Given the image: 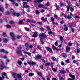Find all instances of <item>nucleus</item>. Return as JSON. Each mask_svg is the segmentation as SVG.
<instances>
[{
	"label": "nucleus",
	"instance_id": "nucleus-1",
	"mask_svg": "<svg viewBox=\"0 0 80 80\" xmlns=\"http://www.w3.org/2000/svg\"><path fill=\"white\" fill-rule=\"evenodd\" d=\"M39 38H40L41 44V45H44L45 43H44V42H43V38H47L46 35L43 33H42L39 34Z\"/></svg>",
	"mask_w": 80,
	"mask_h": 80
},
{
	"label": "nucleus",
	"instance_id": "nucleus-2",
	"mask_svg": "<svg viewBox=\"0 0 80 80\" xmlns=\"http://www.w3.org/2000/svg\"><path fill=\"white\" fill-rule=\"evenodd\" d=\"M7 75V73L4 72L2 73L1 77H0V80H3V79H5V77Z\"/></svg>",
	"mask_w": 80,
	"mask_h": 80
},
{
	"label": "nucleus",
	"instance_id": "nucleus-3",
	"mask_svg": "<svg viewBox=\"0 0 80 80\" xmlns=\"http://www.w3.org/2000/svg\"><path fill=\"white\" fill-rule=\"evenodd\" d=\"M12 74L13 77L15 78V77H18V78L19 79L20 78V74H17L15 72H12Z\"/></svg>",
	"mask_w": 80,
	"mask_h": 80
},
{
	"label": "nucleus",
	"instance_id": "nucleus-4",
	"mask_svg": "<svg viewBox=\"0 0 80 80\" xmlns=\"http://www.w3.org/2000/svg\"><path fill=\"white\" fill-rule=\"evenodd\" d=\"M69 76L71 78H72L73 79L69 78L68 79V80H75V75H72L70 74H69Z\"/></svg>",
	"mask_w": 80,
	"mask_h": 80
},
{
	"label": "nucleus",
	"instance_id": "nucleus-5",
	"mask_svg": "<svg viewBox=\"0 0 80 80\" xmlns=\"http://www.w3.org/2000/svg\"><path fill=\"white\" fill-rule=\"evenodd\" d=\"M10 35L11 37H12L11 38L13 41H14V40H15V35H14V34L13 33H11Z\"/></svg>",
	"mask_w": 80,
	"mask_h": 80
},
{
	"label": "nucleus",
	"instance_id": "nucleus-6",
	"mask_svg": "<svg viewBox=\"0 0 80 80\" xmlns=\"http://www.w3.org/2000/svg\"><path fill=\"white\" fill-rule=\"evenodd\" d=\"M45 48L46 49H47L48 50L50 53H52V49L49 47L47 46L46 47H45Z\"/></svg>",
	"mask_w": 80,
	"mask_h": 80
},
{
	"label": "nucleus",
	"instance_id": "nucleus-7",
	"mask_svg": "<svg viewBox=\"0 0 80 80\" xmlns=\"http://www.w3.org/2000/svg\"><path fill=\"white\" fill-rule=\"evenodd\" d=\"M23 4L24 5V8H27L28 7H30V6L29 5H27V6H25V5H27V2H23Z\"/></svg>",
	"mask_w": 80,
	"mask_h": 80
},
{
	"label": "nucleus",
	"instance_id": "nucleus-8",
	"mask_svg": "<svg viewBox=\"0 0 80 80\" xmlns=\"http://www.w3.org/2000/svg\"><path fill=\"white\" fill-rule=\"evenodd\" d=\"M16 52L18 53V55H20V48H18L16 50Z\"/></svg>",
	"mask_w": 80,
	"mask_h": 80
},
{
	"label": "nucleus",
	"instance_id": "nucleus-9",
	"mask_svg": "<svg viewBox=\"0 0 80 80\" xmlns=\"http://www.w3.org/2000/svg\"><path fill=\"white\" fill-rule=\"evenodd\" d=\"M37 73L38 75H39V76H41V77H42L43 76V74H42V73H41V72H40V71H37L36 72Z\"/></svg>",
	"mask_w": 80,
	"mask_h": 80
},
{
	"label": "nucleus",
	"instance_id": "nucleus-10",
	"mask_svg": "<svg viewBox=\"0 0 80 80\" xmlns=\"http://www.w3.org/2000/svg\"><path fill=\"white\" fill-rule=\"evenodd\" d=\"M41 20L43 21V22H46L47 21V18H45L42 17L41 18Z\"/></svg>",
	"mask_w": 80,
	"mask_h": 80
},
{
	"label": "nucleus",
	"instance_id": "nucleus-11",
	"mask_svg": "<svg viewBox=\"0 0 80 80\" xmlns=\"http://www.w3.org/2000/svg\"><path fill=\"white\" fill-rule=\"evenodd\" d=\"M61 55L63 57H64V58H66L67 57V54L65 52L62 53L61 54Z\"/></svg>",
	"mask_w": 80,
	"mask_h": 80
},
{
	"label": "nucleus",
	"instance_id": "nucleus-12",
	"mask_svg": "<svg viewBox=\"0 0 80 80\" xmlns=\"http://www.w3.org/2000/svg\"><path fill=\"white\" fill-rule=\"evenodd\" d=\"M28 45H29L27 43H26L25 44V46L26 47L25 48H26V50H28V49H29Z\"/></svg>",
	"mask_w": 80,
	"mask_h": 80
},
{
	"label": "nucleus",
	"instance_id": "nucleus-13",
	"mask_svg": "<svg viewBox=\"0 0 80 80\" xmlns=\"http://www.w3.org/2000/svg\"><path fill=\"white\" fill-rule=\"evenodd\" d=\"M10 12L12 13L13 15L14 16H15V11L12 9H10Z\"/></svg>",
	"mask_w": 80,
	"mask_h": 80
},
{
	"label": "nucleus",
	"instance_id": "nucleus-14",
	"mask_svg": "<svg viewBox=\"0 0 80 80\" xmlns=\"http://www.w3.org/2000/svg\"><path fill=\"white\" fill-rule=\"evenodd\" d=\"M32 37H38V34H37V32H34Z\"/></svg>",
	"mask_w": 80,
	"mask_h": 80
},
{
	"label": "nucleus",
	"instance_id": "nucleus-15",
	"mask_svg": "<svg viewBox=\"0 0 80 80\" xmlns=\"http://www.w3.org/2000/svg\"><path fill=\"white\" fill-rule=\"evenodd\" d=\"M6 27L7 28H8V29H11V28H12V26L10 25H6Z\"/></svg>",
	"mask_w": 80,
	"mask_h": 80
},
{
	"label": "nucleus",
	"instance_id": "nucleus-16",
	"mask_svg": "<svg viewBox=\"0 0 80 80\" xmlns=\"http://www.w3.org/2000/svg\"><path fill=\"white\" fill-rule=\"evenodd\" d=\"M8 42V40L7 39L4 38L3 39V43H7Z\"/></svg>",
	"mask_w": 80,
	"mask_h": 80
},
{
	"label": "nucleus",
	"instance_id": "nucleus-17",
	"mask_svg": "<svg viewBox=\"0 0 80 80\" xmlns=\"http://www.w3.org/2000/svg\"><path fill=\"white\" fill-rule=\"evenodd\" d=\"M55 5L56 8V9L54 10H60V9L58 8L59 7L58 6V5H57L56 3H55Z\"/></svg>",
	"mask_w": 80,
	"mask_h": 80
},
{
	"label": "nucleus",
	"instance_id": "nucleus-18",
	"mask_svg": "<svg viewBox=\"0 0 80 80\" xmlns=\"http://www.w3.org/2000/svg\"><path fill=\"white\" fill-rule=\"evenodd\" d=\"M60 72L61 73H62V74H63V73H66V72H65V70H61L60 71Z\"/></svg>",
	"mask_w": 80,
	"mask_h": 80
},
{
	"label": "nucleus",
	"instance_id": "nucleus-19",
	"mask_svg": "<svg viewBox=\"0 0 80 80\" xmlns=\"http://www.w3.org/2000/svg\"><path fill=\"white\" fill-rule=\"evenodd\" d=\"M51 58L52 61H55L56 60V58L53 56H52L51 57Z\"/></svg>",
	"mask_w": 80,
	"mask_h": 80
},
{
	"label": "nucleus",
	"instance_id": "nucleus-20",
	"mask_svg": "<svg viewBox=\"0 0 80 80\" xmlns=\"http://www.w3.org/2000/svg\"><path fill=\"white\" fill-rule=\"evenodd\" d=\"M43 7H44V5L42 4L41 3H40L38 5V7H39V8H43Z\"/></svg>",
	"mask_w": 80,
	"mask_h": 80
},
{
	"label": "nucleus",
	"instance_id": "nucleus-21",
	"mask_svg": "<svg viewBox=\"0 0 80 80\" xmlns=\"http://www.w3.org/2000/svg\"><path fill=\"white\" fill-rule=\"evenodd\" d=\"M68 25V27L70 28H72V27H73V24L72 23H69Z\"/></svg>",
	"mask_w": 80,
	"mask_h": 80
},
{
	"label": "nucleus",
	"instance_id": "nucleus-22",
	"mask_svg": "<svg viewBox=\"0 0 80 80\" xmlns=\"http://www.w3.org/2000/svg\"><path fill=\"white\" fill-rule=\"evenodd\" d=\"M34 2L35 3H37V2H42V0H35Z\"/></svg>",
	"mask_w": 80,
	"mask_h": 80
},
{
	"label": "nucleus",
	"instance_id": "nucleus-23",
	"mask_svg": "<svg viewBox=\"0 0 80 80\" xmlns=\"http://www.w3.org/2000/svg\"><path fill=\"white\" fill-rule=\"evenodd\" d=\"M0 11L1 12L4 11V8L2 7H1V6H0Z\"/></svg>",
	"mask_w": 80,
	"mask_h": 80
},
{
	"label": "nucleus",
	"instance_id": "nucleus-24",
	"mask_svg": "<svg viewBox=\"0 0 80 80\" xmlns=\"http://www.w3.org/2000/svg\"><path fill=\"white\" fill-rule=\"evenodd\" d=\"M36 58L37 59H40L41 58V56L39 55H37Z\"/></svg>",
	"mask_w": 80,
	"mask_h": 80
},
{
	"label": "nucleus",
	"instance_id": "nucleus-25",
	"mask_svg": "<svg viewBox=\"0 0 80 80\" xmlns=\"http://www.w3.org/2000/svg\"><path fill=\"white\" fill-rule=\"evenodd\" d=\"M24 53L25 54H28L29 55V56H30L31 55V53L30 52H24Z\"/></svg>",
	"mask_w": 80,
	"mask_h": 80
},
{
	"label": "nucleus",
	"instance_id": "nucleus-26",
	"mask_svg": "<svg viewBox=\"0 0 80 80\" xmlns=\"http://www.w3.org/2000/svg\"><path fill=\"white\" fill-rule=\"evenodd\" d=\"M52 70L54 72H56V71H57V68H54L52 66Z\"/></svg>",
	"mask_w": 80,
	"mask_h": 80
},
{
	"label": "nucleus",
	"instance_id": "nucleus-27",
	"mask_svg": "<svg viewBox=\"0 0 80 80\" xmlns=\"http://www.w3.org/2000/svg\"><path fill=\"white\" fill-rule=\"evenodd\" d=\"M60 5L61 7H65V6H66V4H64L62 2L61 3Z\"/></svg>",
	"mask_w": 80,
	"mask_h": 80
},
{
	"label": "nucleus",
	"instance_id": "nucleus-28",
	"mask_svg": "<svg viewBox=\"0 0 80 80\" xmlns=\"http://www.w3.org/2000/svg\"><path fill=\"white\" fill-rule=\"evenodd\" d=\"M71 11L73 12L74 11V8L73 7H71L70 8Z\"/></svg>",
	"mask_w": 80,
	"mask_h": 80
},
{
	"label": "nucleus",
	"instance_id": "nucleus-29",
	"mask_svg": "<svg viewBox=\"0 0 80 80\" xmlns=\"http://www.w3.org/2000/svg\"><path fill=\"white\" fill-rule=\"evenodd\" d=\"M9 23L10 24H12V25H13V24H15V22L12 21H11L9 22Z\"/></svg>",
	"mask_w": 80,
	"mask_h": 80
},
{
	"label": "nucleus",
	"instance_id": "nucleus-30",
	"mask_svg": "<svg viewBox=\"0 0 80 80\" xmlns=\"http://www.w3.org/2000/svg\"><path fill=\"white\" fill-rule=\"evenodd\" d=\"M66 50L67 52H68V51L70 50V48L69 47H67L66 48Z\"/></svg>",
	"mask_w": 80,
	"mask_h": 80
},
{
	"label": "nucleus",
	"instance_id": "nucleus-31",
	"mask_svg": "<svg viewBox=\"0 0 80 80\" xmlns=\"http://www.w3.org/2000/svg\"><path fill=\"white\" fill-rule=\"evenodd\" d=\"M64 31H68V27H65V28L64 29Z\"/></svg>",
	"mask_w": 80,
	"mask_h": 80
},
{
	"label": "nucleus",
	"instance_id": "nucleus-32",
	"mask_svg": "<svg viewBox=\"0 0 80 80\" xmlns=\"http://www.w3.org/2000/svg\"><path fill=\"white\" fill-rule=\"evenodd\" d=\"M37 48L38 49H39V50H40V51H42V47H40V46L38 45V46Z\"/></svg>",
	"mask_w": 80,
	"mask_h": 80
},
{
	"label": "nucleus",
	"instance_id": "nucleus-33",
	"mask_svg": "<svg viewBox=\"0 0 80 80\" xmlns=\"http://www.w3.org/2000/svg\"><path fill=\"white\" fill-rule=\"evenodd\" d=\"M29 75L30 77H32V76H33V75H34V73H29Z\"/></svg>",
	"mask_w": 80,
	"mask_h": 80
},
{
	"label": "nucleus",
	"instance_id": "nucleus-34",
	"mask_svg": "<svg viewBox=\"0 0 80 80\" xmlns=\"http://www.w3.org/2000/svg\"><path fill=\"white\" fill-rule=\"evenodd\" d=\"M32 20L29 19H27L26 20V22H28L29 23H31Z\"/></svg>",
	"mask_w": 80,
	"mask_h": 80
},
{
	"label": "nucleus",
	"instance_id": "nucleus-35",
	"mask_svg": "<svg viewBox=\"0 0 80 80\" xmlns=\"http://www.w3.org/2000/svg\"><path fill=\"white\" fill-rule=\"evenodd\" d=\"M4 68V67H3V66L1 65L0 66V70H3V68Z\"/></svg>",
	"mask_w": 80,
	"mask_h": 80
},
{
	"label": "nucleus",
	"instance_id": "nucleus-36",
	"mask_svg": "<svg viewBox=\"0 0 80 80\" xmlns=\"http://www.w3.org/2000/svg\"><path fill=\"white\" fill-rule=\"evenodd\" d=\"M67 18L68 19H71L72 18V16L71 15H68L67 17Z\"/></svg>",
	"mask_w": 80,
	"mask_h": 80
},
{
	"label": "nucleus",
	"instance_id": "nucleus-37",
	"mask_svg": "<svg viewBox=\"0 0 80 80\" xmlns=\"http://www.w3.org/2000/svg\"><path fill=\"white\" fill-rule=\"evenodd\" d=\"M52 47L53 49V50H56V47L55 46V45H52Z\"/></svg>",
	"mask_w": 80,
	"mask_h": 80
},
{
	"label": "nucleus",
	"instance_id": "nucleus-38",
	"mask_svg": "<svg viewBox=\"0 0 80 80\" xmlns=\"http://www.w3.org/2000/svg\"><path fill=\"white\" fill-rule=\"evenodd\" d=\"M38 23L39 25H43V23H42L41 22H38Z\"/></svg>",
	"mask_w": 80,
	"mask_h": 80
},
{
	"label": "nucleus",
	"instance_id": "nucleus-39",
	"mask_svg": "<svg viewBox=\"0 0 80 80\" xmlns=\"http://www.w3.org/2000/svg\"><path fill=\"white\" fill-rule=\"evenodd\" d=\"M66 7L67 8V11H69L70 10V6L68 7L67 6H66Z\"/></svg>",
	"mask_w": 80,
	"mask_h": 80
},
{
	"label": "nucleus",
	"instance_id": "nucleus-40",
	"mask_svg": "<svg viewBox=\"0 0 80 80\" xmlns=\"http://www.w3.org/2000/svg\"><path fill=\"white\" fill-rule=\"evenodd\" d=\"M28 63L29 65H32V62L31 61H28Z\"/></svg>",
	"mask_w": 80,
	"mask_h": 80
},
{
	"label": "nucleus",
	"instance_id": "nucleus-41",
	"mask_svg": "<svg viewBox=\"0 0 80 80\" xmlns=\"http://www.w3.org/2000/svg\"><path fill=\"white\" fill-rule=\"evenodd\" d=\"M60 39L61 41H63V38L62 36H60Z\"/></svg>",
	"mask_w": 80,
	"mask_h": 80
},
{
	"label": "nucleus",
	"instance_id": "nucleus-42",
	"mask_svg": "<svg viewBox=\"0 0 80 80\" xmlns=\"http://www.w3.org/2000/svg\"><path fill=\"white\" fill-rule=\"evenodd\" d=\"M40 67L41 69H43L44 67H43V65H41L40 66Z\"/></svg>",
	"mask_w": 80,
	"mask_h": 80
},
{
	"label": "nucleus",
	"instance_id": "nucleus-43",
	"mask_svg": "<svg viewBox=\"0 0 80 80\" xmlns=\"http://www.w3.org/2000/svg\"><path fill=\"white\" fill-rule=\"evenodd\" d=\"M24 28L26 31H30V29H29L28 28H27L25 27Z\"/></svg>",
	"mask_w": 80,
	"mask_h": 80
},
{
	"label": "nucleus",
	"instance_id": "nucleus-44",
	"mask_svg": "<svg viewBox=\"0 0 80 80\" xmlns=\"http://www.w3.org/2000/svg\"><path fill=\"white\" fill-rule=\"evenodd\" d=\"M54 18H56V19H57L58 18V15H57L56 14H55V15H54Z\"/></svg>",
	"mask_w": 80,
	"mask_h": 80
},
{
	"label": "nucleus",
	"instance_id": "nucleus-45",
	"mask_svg": "<svg viewBox=\"0 0 80 80\" xmlns=\"http://www.w3.org/2000/svg\"><path fill=\"white\" fill-rule=\"evenodd\" d=\"M8 5L7 4H5V7L6 9H7V8H8Z\"/></svg>",
	"mask_w": 80,
	"mask_h": 80
},
{
	"label": "nucleus",
	"instance_id": "nucleus-46",
	"mask_svg": "<svg viewBox=\"0 0 80 80\" xmlns=\"http://www.w3.org/2000/svg\"><path fill=\"white\" fill-rule=\"evenodd\" d=\"M36 15H38V14H39V12L38 10H36Z\"/></svg>",
	"mask_w": 80,
	"mask_h": 80
},
{
	"label": "nucleus",
	"instance_id": "nucleus-47",
	"mask_svg": "<svg viewBox=\"0 0 80 80\" xmlns=\"http://www.w3.org/2000/svg\"><path fill=\"white\" fill-rule=\"evenodd\" d=\"M51 22H54V21H55V19L53 18H51Z\"/></svg>",
	"mask_w": 80,
	"mask_h": 80
},
{
	"label": "nucleus",
	"instance_id": "nucleus-48",
	"mask_svg": "<svg viewBox=\"0 0 80 80\" xmlns=\"http://www.w3.org/2000/svg\"><path fill=\"white\" fill-rule=\"evenodd\" d=\"M31 23H36V21L34 20H31Z\"/></svg>",
	"mask_w": 80,
	"mask_h": 80
},
{
	"label": "nucleus",
	"instance_id": "nucleus-49",
	"mask_svg": "<svg viewBox=\"0 0 80 80\" xmlns=\"http://www.w3.org/2000/svg\"><path fill=\"white\" fill-rule=\"evenodd\" d=\"M46 66H50V62H48V63H46Z\"/></svg>",
	"mask_w": 80,
	"mask_h": 80
},
{
	"label": "nucleus",
	"instance_id": "nucleus-50",
	"mask_svg": "<svg viewBox=\"0 0 80 80\" xmlns=\"http://www.w3.org/2000/svg\"><path fill=\"white\" fill-rule=\"evenodd\" d=\"M68 46H71L72 45V44L71 42H69L68 43Z\"/></svg>",
	"mask_w": 80,
	"mask_h": 80
},
{
	"label": "nucleus",
	"instance_id": "nucleus-51",
	"mask_svg": "<svg viewBox=\"0 0 80 80\" xmlns=\"http://www.w3.org/2000/svg\"><path fill=\"white\" fill-rule=\"evenodd\" d=\"M5 51V50L3 49H2L1 50V52H3L4 53Z\"/></svg>",
	"mask_w": 80,
	"mask_h": 80
},
{
	"label": "nucleus",
	"instance_id": "nucleus-52",
	"mask_svg": "<svg viewBox=\"0 0 80 80\" xmlns=\"http://www.w3.org/2000/svg\"><path fill=\"white\" fill-rule=\"evenodd\" d=\"M40 30H41V31H42L43 32H44V28H43L42 27L41 28H40Z\"/></svg>",
	"mask_w": 80,
	"mask_h": 80
},
{
	"label": "nucleus",
	"instance_id": "nucleus-53",
	"mask_svg": "<svg viewBox=\"0 0 80 80\" xmlns=\"http://www.w3.org/2000/svg\"><path fill=\"white\" fill-rule=\"evenodd\" d=\"M61 64L62 65H65V63L64 62H63L62 61L61 62Z\"/></svg>",
	"mask_w": 80,
	"mask_h": 80
},
{
	"label": "nucleus",
	"instance_id": "nucleus-54",
	"mask_svg": "<svg viewBox=\"0 0 80 80\" xmlns=\"http://www.w3.org/2000/svg\"><path fill=\"white\" fill-rule=\"evenodd\" d=\"M72 59L73 60L74 59H75V57L74 55H72L71 57Z\"/></svg>",
	"mask_w": 80,
	"mask_h": 80
},
{
	"label": "nucleus",
	"instance_id": "nucleus-55",
	"mask_svg": "<svg viewBox=\"0 0 80 80\" xmlns=\"http://www.w3.org/2000/svg\"><path fill=\"white\" fill-rule=\"evenodd\" d=\"M15 15H16V17H19V16H20V13H17L15 14Z\"/></svg>",
	"mask_w": 80,
	"mask_h": 80
},
{
	"label": "nucleus",
	"instance_id": "nucleus-56",
	"mask_svg": "<svg viewBox=\"0 0 80 80\" xmlns=\"http://www.w3.org/2000/svg\"><path fill=\"white\" fill-rule=\"evenodd\" d=\"M50 3L49 2H47V3L46 4V6H50Z\"/></svg>",
	"mask_w": 80,
	"mask_h": 80
},
{
	"label": "nucleus",
	"instance_id": "nucleus-57",
	"mask_svg": "<svg viewBox=\"0 0 80 80\" xmlns=\"http://www.w3.org/2000/svg\"><path fill=\"white\" fill-rule=\"evenodd\" d=\"M48 33L49 35H50L51 34H53V32H52V31H50L49 32H48Z\"/></svg>",
	"mask_w": 80,
	"mask_h": 80
},
{
	"label": "nucleus",
	"instance_id": "nucleus-58",
	"mask_svg": "<svg viewBox=\"0 0 80 80\" xmlns=\"http://www.w3.org/2000/svg\"><path fill=\"white\" fill-rule=\"evenodd\" d=\"M47 29L48 31L50 30V27L48 26L47 27Z\"/></svg>",
	"mask_w": 80,
	"mask_h": 80
},
{
	"label": "nucleus",
	"instance_id": "nucleus-59",
	"mask_svg": "<svg viewBox=\"0 0 80 80\" xmlns=\"http://www.w3.org/2000/svg\"><path fill=\"white\" fill-rule=\"evenodd\" d=\"M58 41H57L55 43V44L56 46H57L58 45Z\"/></svg>",
	"mask_w": 80,
	"mask_h": 80
},
{
	"label": "nucleus",
	"instance_id": "nucleus-60",
	"mask_svg": "<svg viewBox=\"0 0 80 80\" xmlns=\"http://www.w3.org/2000/svg\"><path fill=\"white\" fill-rule=\"evenodd\" d=\"M68 4L69 5V7H70V6H71V5H72V3H71V2H68Z\"/></svg>",
	"mask_w": 80,
	"mask_h": 80
},
{
	"label": "nucleus",
	"instance_id": "nucleus-61",
	"mask_svg": "<svg viewBox=\"0 0 80 80\" xmlns=\"http://www.w3.org/2000/svg\"><path fill=\"white\" fill-rule=\"evenodd\" d=\"M21 60L22 61H24L25 60V57H23V58H21Z\"/></svg>",
	"mask_w": 80,
	"mask_h": 80
},
{
	"label": "nucleus",
	"instance_id": "nucleus-62",
	"mask_svg": "<svg viewBox=\"0 0 80 80\" xmlns=\"http://www.w3.org/2000/svg\"><path fill=\"white\" fill-rule=\"evenodd\" d=\"M32 53L33 54H35V53H36V50L34 49V51L32 52Z\"/></svg>",
	"mask_w": 80,
	"mask_h": 80
},
{
	"label": "nucleus",
	"instance_id": "nucleus-63",
	"mask_svg": "<svg viewBox=\"0 0 80 80\" xmlns=\"http://www.w3.org/2000/svg\"><path fill=\"white\" fill-rule=\"evenodd\" d=\"M71 30L72 32H74V31H75V29L73 28H71Z\"/></svg>",
	"mask_w": 80,
	"mask_h": 80
},
{
	"label": "nucleus",
	"instance_id": "nucleus-64",
	"mask_svg": "<svg viewBox=\"0 0 80 80\" xmlns=\"http://www.w3.org/2000/svg\"><path fill=\"white\" fill-rule=\"evenodd\" d=\"M32 65H35L36 64V62H32Z\"/></svg>",
	"mask_w": 80,
	"mask_h": 80
}]
</instances>
